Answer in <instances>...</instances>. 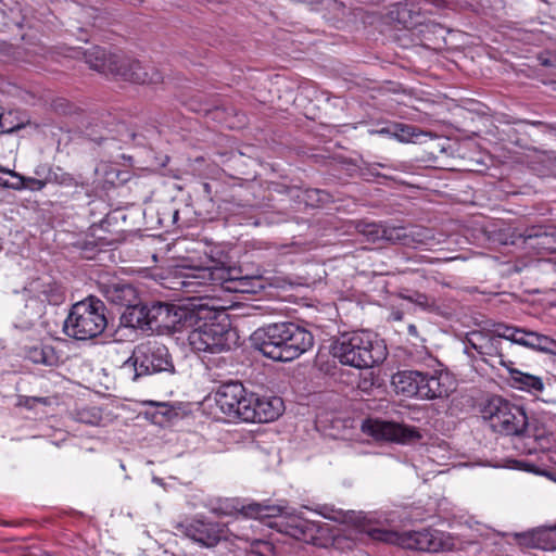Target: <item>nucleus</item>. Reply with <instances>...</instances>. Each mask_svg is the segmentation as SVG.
<instances>
[{"label": "nucleus", "mask_w": 556, "mask_h": 556, "mask_svg": "<svg viewBox=\"0 0 556 556\" xmlns=\"http://www.w3.org/2000/svg\"><path fill=\"white\" fill-rule=\"evenodd\" d=\"M37 403L47 404L46 397H37V396H25L20 395L17 400V405L26 407L28 409H33Z\"/></svg>", "instance_id": "nucleus-38"}, {"label": "nucleus", "mask_w": 556, "mask_h": 556, "mask_svg": "<svg viewBox=\"0 0 556 556\" xmlns=\"http://www.w3.org/2000/svg\"><path fill=\"white\" fill-rule=\"evenodd\" d=\"M122 369L134 372L132 380L160 372L174 374L175 366L168 349L155 340L142 342L135 346L130 357L124 362Z\"/></svg>", "instance_id": "nucleus-8"}, {"label": "nucleus", "mask_w": 556, "mask_h": 556, "mask_svg": "<svg viewBox=\"0 0 556 556\" xmlns=\"http://www.w3.org/2000/svg\"><path fill=\"white\" fill-rule=\"evenodd\" d=\"M408 330V333L413 337H418V330H417V327L413 324H410L407 328Z\"/></svg>", "instance_id": "nucleus-47"}, {"label": "nucleus", "mask_w": 556, "mask_h": 556, "mask_svg": "<svg viewBox=\"0 0 556 556\" xmlns=\"http://www.w3.org/2000/svg\"><path fill=\"white\" fill-rule=\"evenodd\" d=\"M26 177L0 167V186L15 190L25 189Z\"/></svg>", "instance_id": "nucleus-33"}, {"label": "nucleus", "mask_w": 556, "mask_h": 556, "mask_svg": "<svg viewBox=\"0 0 556 556\" xmlns=\"http://www.w3.org/2000/svg\"><path fill=\"white\" fill-rule=\"evenodd\" d=\"M500 324L501 323L494 324L493 329L489 330L492 337H494L498 341L500 339H504V336L506 333L504 329H500Z\"/></svg>", "instance_id": "nucleus-44"}, {"label": "nucleus", "mask_w": 556, "mask_h": 556, "mask_svg": "<svg viewBox=\"0 0 556 556\" xmlns=\"http://www.w3.org/2000/svg\"><path fill=\"white\" fill-rule=\"evenodd\" d=\"M368 514H380L378 511H370V513H364V511H359L357 514H355V511H352V515H354V521L356 523V526L359 528V530L366 534H368L364 529H363V523H364V519L362 518V515H368ZM382 515L384 513H381Z\"/></svg>", "instance_id": "nucleus-41"}, {"label": "nucleus", "mask_w": 556, "mask_h": 556, "mask_svg": "<svg viewBox=\"0 0 556 556\" xmlns=\"http://www.w3.org/2000/svg\"><path fill=\"white\" fill-rule=\"evenodd\" d=\"M372 386H374L372 378H364L359 383V388H362L365 391H368Z\"/></svg>", "instance_id": "nucleus-45"}, {"label": "nucleus", "mask_w": 556, "mask_h": 556, "mask_svg": "<svg viewBox=\"0 0 556 556\" xmlns=\"http://www.w3.org/2000/svg\"><path fill=\"white\" fill-rule=\"evenodd\" d=\"M362 428L364 432L376 440L407 444L421 439L417 428L394 421L368 419Z\"/></svg>", "instance_id": "nucleus-12"}, {"label": "nucleus", "mask_w": 556, "mask_h": 556, "mask_svg": "<svg viewBox=\"0 0 556 556\" xmlns=\"http://www.w3.org/2000/svg\"><path fill=\"white\" fill-rule=\"evenodd\" d=\"M352 225L355 231L362 235L366 241L371 243L386 242L391 244V232L395 229L394 225L386 223L369 222L366 219L354 220Z\"/></svg>", "instance_id": "nucleus-23"}, {"label": "nucleus", "mask_w": 556, "mask_h": 556, "mask_svg": "<svg viewBox=\"0 0 556 556\" xmlns=\"http://www.w3.org/2000/svg\"><path fill=\"white\" fill-rule=\"evenodd\" d=\"M465 350L464 352L467 355H471L470 350L477 352L480 356H500L503 357L500 344L501 342L496 340L490 331L483 330H472L466 333L465 337Z\"/></svg>", "instance_id": "nucleus-20"}, {"label": "nucleus", "mask_w": 556, "mask_h": 556, "mask_svg": "<svg viewBox=\"0 0 556 556\" xmlns=\"http://www.w3.org/2000/svg\"><path fill=\"white\" fill-rule=\"evenodd\" d=\"M525 244L539 254L556 252V228L534 226L525 230Z\"/></svg>", "instance_id": "nucleus-21"}, {"label": "nucleus", "mask_w": 556, "mask_h": 556, "mask_svg": "<svg viewBox=\"0 0 556 556\" xmlns=\"http://www.w3.org/2000/svg\"><path fill=\"white\" fill-rule=\"evenodd\" d=\"M131 137H132L134 140H136L137 135L136 134H131Z\"/></svg>", "instance_id": "nucleus-53"}, {"label": "nucleus", "mask_w": 556, "mask_h": 556, "mask_svg": "<svg viewBox=\"0 0 556 556\" xmlns=\"http://www.w3.org/2000/svg\"><path fill=\"white\" fill-rule=\"evenodd\" d=\"M126 327L150 330V305L135 302L126 307L121 317Z\"/></svg>", "instance_id": "nucleus-26"}, {"label": "nucleus", "mask_w": 556, "mask_h": 556, "mask_svg": "<svg viewBox=\"0 0 556 556\" xmlns=\"http://www.w3.org/2000/svg\"><path fill=\"white\" fill-rule=\"evenodd\" d=\"M501 365L507 367L513 386L517 389L525 391H542L544 388L543 381L540 377L522 372L516 368L508 366L503 359Z\"/></svg>", "instance_id": "nucleus-27"}, {"label": "nucleus", "mask_w": 556, "mask_h": 556, "mask_svg": "<svg viewBox=\"0 0 556 556\" xmlns=\"http://www.w3.org/2000/svg\"><path fill=\"white\" fill-rule=\"evenodd\" d=\"M283 410V402L278 396H260L250 392L247 406L243 407L244 422H270Z\"/></svg>", "instance_id": "nucleus-14"}, {"label": "nucleus", "mask_w": 556, "mask_h": 556, "mask_svg": "<svg viewBox=\"0 0 556 556\" xmlns=\"http://www.w3.org/2000/svg\"><path fill=\"white\" fill-rule=\"evenodd\" d=\"M193 318L203 323L189 332L188 343L203 361L211 362L214 355L227 353L236 344L237 333L231 329L225 312L201 305Z\"/></svg>", "instance_id": "nucleus-2"}, {"label": "nucleus", "mask_w": 556, "mask_h": 556, "mask_svg": "<svg viewBox=\"0 0 556 556\" xmlns=\"http://www.w3.org/2000/svg\"><path fill=\"white\" fill-rule=\"evenodd\" d=\"M11 117V112H0V134H11L15 130H18L22 127L21 124H13Z\"/></svg>", "instance_id": "nucleus-36"}, {"label": "nucleus", "mask_w": 556, "mask_h": 556, "mask_svg": "<svg viewBox=\"0 0 556 556\" xmlns=\"http://www.w3.org/2000/svg\"><path fill=\"white\" fill-rule=\"evenodd\" d=\"M302 200L307 206H319L329 200V194L319 189H306L302 191Z\"/></svg>", "instance_id": "nucleus-35"}, {"label": "nucleus", "mask_w": 556, "mask_h": 556, "mask_svg": "<svg viewBox=\"0 0 556 556\" xmlns=\"http://www.w3.org/2000/svg\"><path fill=\"white\" fill-rule=\"evenodd\" d=\"M481 413L494 432L513 437L515 448L522 454L534 453L548 434L541 416L529 417L522 406L501 396L488 400Z\"/></svg>", "instance_id": "nucleus-1"}, {"label": "nucleus", "mask_w": 556, "mask_h": 556, "mask_svg": "<svg viewBox=\"0 0 556 556\" xmlns=\"http://www.w3.org/2000/svg\"><path fill=\"white\" fill-rule=\"evenodd\" d=\"M225 265L219 261L211 260L206 266H186L176 271V285L187 293L200 292L201 287H219L225 275Z\"/></svg>", "instance_id": "nucleus-10"}, {"label": "nucleus", "mask_w": 556, "mask_h": 556, "mask_svg": "<svg viewBox=\"0 0 556 556\" xmlns=\"http://www.w3.org/2000/svg\"><path fill=\"white\" fill-rule=\"evenodd\" d=\"M168 413V410L162 412L163 415H167Z\"/></svg>", "instance_id": "nucleus-54"}, {"label": "nucleus", "mask_w": 556, "mask_h": 556, "mask_svg": "<svg viewBox=\"0 0 556 556\" xmlns=\"http://www.w3.org/2000/svg\"><path fill=\"white\" fill-rule=\"evenodd\" d=\"M225 273L219 285L224 291L254 294L264 288L261 278L241 276L239 268L225 266Z\"/></svg>", "instance_id": "nucleus-19"}, {"label": "nucleus", "mask_w": 556, "mask_h": 556, "mask_svg": "<svg viewBox=\"0 0 556 556\" xmlns=\"http://www.w3.org/2000/svg\"><path fill=\"white\" fill-rule=\"evenodd\" d=\"M177 216H178V211H175V213H174V219H176V218H177Z\"/></svg>", "instance_id": "nucleus-51"}, {"label": "nucleus", "mask_w": 556, "mask_h": 556, "mask_svg": "<svg viewBox=\"0 0 556 556\" xmlns=\"http://www.w3.org/2000/svg\"><path fill=\"white\" fill-rule=\"evenodd\" d=\"M529 338L531 339L530 349L542 353L556 355L555 339L534 331L533 334Z\"/></svg>", "instance_id": "nucleus-32"}, {"label": "nucleus", "mask_w": 556, "mask_h": 556, "mask_svg": "<svg viewBox=\"0 0 556 556\" xmlns=\"http://www.w3.org/2000/svg\"><path fill=\"white\" fill-rule=\"evenodd\" d=\"M532 125H541V122H531Z\"/></svg>", "instance_id": "nucleus-50"}, {"label": "nucleus", "mask_w": 556, "mask_h": 556, "mask_svg": "<svg viewBox=\"0 0 556 556\" xmlns=\"http://www.w3.org/2000/svg\"><path fill=\"white\" fill-rule=\"evenodd\" d=\"M370 134L386 135L393 138V123H390L381 128L369 130Z\"/></svg>", "instance_id": "nucleus-43"}, {"label": "nucleus", "mask_w": 556, "mask_h": 556, "mask_svg": "<svg viewBox=\"0 0 556 556\" xmlns=\"http://www.w3.org/2000/svg\"><path fill=\"white\" fill-rule=\"evenodd\" d=\"M84 59L90 68L99 73L119 76L136 84H157L163 80L162 74L154 67L148 68L137 60L108 53L98 46L86 49Z\"/></svg>", "instance_id": "nucleus-6"}, {"label": "nucleus", "mask_w": 556, "mask_h": 556, "mask_svg": "<svg viewBox=\"0 0 556 556\" xmlns=\"http://www.w3.org/2000/svg\"><path fill=\"white\" fill-rule=\"evenodd\" d=\"M46 186L47 185H46L45 177H40V178L26 177L25 189H29L31 191H40Z\"/></svg>", "instance_id": "nucleus-39"}, {"label": "nucleus", "mask_w": 556, "mask_h": 556, "mask_svg": "<svg viewBox=\"0 0 556 556\" xmlns=\"http://www.w3.org/2000/svg\"><path fill=\"white\" fill-rule=\"evenodd\" d=\"M533 334V331H528L522 328H517V331L515 333V338L513 340V343L526 346L530 349L531 337Z\"/></svg>", "instance_id": "nucleus-37"}, {"label": "nucleus", "mask_w": 556, "mask_h": 556, "mask_svg": "<svg viewBox=\"0 0 556 556\" xmlns=\"http://www.w3.org/2000/svg\"><path fill=\"white\" fill-rule=\"evenodd\" d=\"M98 288L110 303L125 308L138 301L134 286L117 277L102 276L98 281Z\"/></svg>", "instance_id": "nucleus-17"}, {"label": "nucleus", "mask_w": 556, "mask_h": 556, "mask_svg": "<svg viewBox=\"0 0 556 556\" xmlns=\"http://www.w3.org/2000/svg\"><path fill=\"white\" fill-rule=\"evenodd\" d=\"M421 370H403L392 377V384L397 393L407 397H420Z\"/></svg>", "instance_id": "nucleus-25"}, {"label": "nucleus", "mask_w": 556, "mask_h": 556, "mask_svg": "<svg viewBox=\"0 0 556 556\" xmlns=\"http://www.w3.org/2000/svg\"><path fill=\"white\" fill-rule=\"evenodd\" d=\"M235 522L219 523L207 519H192L179 525L181 532L202 547L212 548L222 540L233 536Z\"/></svg>", "instance_id": "nucleus-11"}, {"label": "nucleus", "mask_w": 556, "mask_h": 556, "mask_svg": "<svg viewBox=\"0 0 556 556\" xmlns=\"http://www.w3.org/2000/svg\"><path fill=\"white\" fill-rule=\"evenodd\" d=\"M363 529L374 540L394 544L407 549L438 553L448 547L447 536L435 529L399 532L389 527L394 521L392 514L362 515Z\"/></svg>", "instance_id": "nucleus-3"}, {"label": "nucleus", "mask_w": 556, "mask_h": 556, "mask_svg": "<svg viewBox=\"0 0 556 556\" xmlns=\"http://www.w3.org/2000/svg\"><path fill=\"white\" fill-rule=\"evenodd\" d=\"M420 397L421 400H435L448 396L455 390V383L448 372L442 368L432 371H420Z\"/></svg>", "instance_id": "nucleus-16"}, {"label": "nucleus", "mask_w": 556, "mask_h": 556, "mask_svg": "<svg viewBox=\"0 0 556 556\" xmlns=\"http://www.w3.org/2000/svg\"><path fill=\"white\" fill-rule=\"evenodd\" d=\"M287 329L288 323L270 324L258 328L251 336L252 344L264 356L277 362H287L285 356L291 337Z\"/></svg>", "instance_id": "nucleus-9"}, {"label": "nucleus", "mask_w": 556, "mask_h": 556, "mask_svg": "<svg viewBox=\"0 0 556 556\" xmlns=\"http://www.w3.org/2000/svg\"><path fill=\"white\" fill-rule=\"evenodd\" d=\"M332 355L342 365L358 369L371 368L387 357V346L382 340L369 331L343 333L331 348Z\"/></svg>", "instance_id": "nucleus-5"}, {"label": "nucleus", "mask_w": 556, "mask_h": 556, "mask_svg": "<svg viewBox=\"0 0 556 556\" xmlns=\"http://www.w3.org/2000/svg\"><path fill=\"white\" fill-rule=\"evenodd\" d=\"M29 292H34L33 296H38L43 302V305L46 303L58 305L63 301V294L54 285L31 283L29 289H25V293Z\"/></svg>", "instance_id": "nucleus-29"}, {"label": "nucleus", "mask_w": 556, "mask_h": 556, "mask_svg": "<svg viewBox=\"0 0 556 556\" xmlns=\"http://www.w3.org/2000/svg\"><path fill=\"white\" fill-rule=\"evenodd\" d=\"M233 538L250 543V552L257 556H273L274 546L270 542L260 539H252L248 532L235 531Z\"/></svg>", "instance_id": "nucleus-31"}, {"label": "nucleus", "mask_w": 556, "mask_h": 556, "mask_svg": "<svg viewBox=\"0 0 556 556\" xmlns=\"http://www.w3.org/2000/svg\"><path fill=\"white\" fill-rule=\"evenodd\" d=\"M543 64L556 68V53H553L547 59H545Z\"/></svg>", "instance_id": "nucleus-46"}, {"label": "nucleus", "mask_w": 556, "mask_h": 556, "mask_svg": "<svg viewBox=\"0 0 556 556\" xmlns=\"http://www.w3.org/2000/svg\"><path fill=\"white\" fill-rule=\"evenodd\" d=\"M26 357L34 364L52 366L58 362L54 349L50 345H36L29 348Z\"/></svg>", "instance_id": "nucleus-30"}, {"label": "nucleus", "mask_w": 556, "mask_h": 556, "mask_svg": "<svg viewBox=\"0 0 556 556\" xmlns=\"http://www.w3.org/2000/svg\"><path fill=\"white\" fill-rule=\"evenodd\" d=\"M415 303L422 307H429L433 304V302L430 301V299L426 294L416 293Z\"/></svg>", "instance_id": "nucleus-42"}, {"label": "nucleus", "mask_w": 556, "mask_h": 556, "mask_svg": "<svg viewBox=\"0 0 556 556\" xmlns=\"http://www.w3.org/2000/svg\"><path fill=\"white\" fill-rule=\"evenodd\" d=\"M222 514H224V515H229V514H231V511H230V510H227V508H226L225 510H224V509H222Z\"/></svg>", "instance_id": "nucleus-49"}, {"label": "nucleus", "mask_w": 556, "mask_h": 556, "mask_svg": "<svg viewBox=\"0 0 556 556\" xmlns=\"http://www.w3.org/2000/svg\"><path fill=\"white\" fill-rule=\"evenodd\" d=\"M438 243L433 230L422 226H395L393 233L391 232V244L416 249L431 248Z\"/></svg>", "instance_id": "nucleus-18"}, {"label": "nucleus", "mask_w": 556, "mask_h": 556, "mask_svg": "<svg viewBox=\"0 0 556 556\" xmlns=\"http://www.w3.org/2000/svg\"><path fill=\"white\" fill-rule=\"evenodd\" d=\"M232 509L239 511L244 518H274L268 523L270 528H275L280 533L313 545L321 544V539L328 531L327 525L311 521L296 514H285L283 508L278 505H264L253 502L242 505L240 508L232 506Z\"/></svg>", "instance_id": "nucleus-4"}, {"label": "nucleus", "mask_w": 556, "mask_h": 556, "mask_svg": "<svg viewBox=\"0 0 556 556\" xmlns=\"http://www.w3.org/2000/svg\"><path fill=\"white\" fill-rule=\"evenodd\" d=\"M46 313V305L38 296L25 299L23 309L16 316L14 326L21 330H28L34 327Z\"/></svg>", "instance_id": "nucleus-24"}, {"label": "nucleus", "mask_w": 556, "mask_h": 556, "mask_svg": "<svg viewBox=\"0 0 556 556\" xmlns=\"http://www.w3.org/2000/svg\"><path fill=\"white\" fill-rule=\"evenodd\" d=\"M290 342L288 344V352H286L285 359L287 362L293 361L308 351L314 344L313 334L305 328L294 324L288 323Z\"/></svg>", "instance_id": "nucleus-22"}, {"label": "nucleus", "mask_w": 556, "mask_h": 556, "mask_svg": "<svg viewBox=\"0 0 556 556\" xmlns=\"http://www.w3.org/2000/svg\"><path fill=\"white\" fill-rule=\"evenodd\" d=\"M193 315L175 304L153 302L150 304V330L179 331L187 324L191 325Z\"/></svg>", "instance_id": "nucleus-13"}, {"label": "nucleus", "mask_w": 556, "mask_h": 556, "mask_svg": "<svg viewBox=\"0 0 556 556\" xmlns=\"http://www.w3.org/2000/svg\"><path fill=\"white\" fill-rule=\"evenodd\" d=\"M427 361H428V364H427L428 367H432L434 364L438 366H441V364L430 355L427 357Z\"/></svg>", "instance_id": "nucleus-48"}, {"label": "nucleus", "mask_w": 556, "mask_h": 556, "mask_svg": "<svg viewBox=\"0 0 556 556\" xmlns=\"http://www.w3.org/2000/svg\"><path fill=\"white\" fill-rule=\"evenodd\" d=\"M420 135H422V131L415 126L393 123V138L400 142H410L415 137Z\"/></svg>", "instance_id": "nucleus-34"}, {"label": "nucleus", "mask_w": 556, "mask_h": 556, "mask_svg": "<svg viewBox=\"0 0 556 556\" xmlns=\"http://www.w3.org/2000/svg\"><path fill=\"white\" fill-rule=\"evenodd\" d=\"M517 328L518 327H515V326H509V325H506V324H500V329H504L505 330V336H504V339L505 340H509L510 342H513L514 338H515V333L517 331Z\"/></svg>", "instance_id": "nucleus-40"}, {"label": "nucleus", "mask_w": 556, "mask_h": 556, "mask_svg": "<svg viewBox=\"0 0 556 556\" xmlns=\"http://www.w3.org/2000/svg\"><path fill=\"white\" fill-rule=\"evenodd\" d=\"M35 174L38 177H45L46 185L55 184L64 187L76 185L75 178L59 166H39L36 168Z\"/></svg>", "instance_id": "nucleus-28"}, {"label": "nucleus", "mask_w": 556, "mask_h": 556, "mask_svg": "<svg viewBox=\"0 0 556 556\" xmlns=\"http://www.w3.org/2000/svg\"><path fill=\"white\" fill-rule=\"evenodd\" d=\"M531 467L532 465H528V467L526 468L527 471H530L531 470Z\"/></svg>", "instance_id": "nucleus-52"}, {"label": "nucleus", "mask_w": 556, "mask_h": 556, "mask_svg": "<svg viewBox=\"0 0 556 556\" xmlns=\"http://www.w3.org/2000/svg\"><path fill=\"white\" fill-rule=\"evenodd\" d=\"M249 393L240 382H230L218 388L215 401L219 409L230 418L243 421V407Z\"/></svg>", "instance_id": "nucleus-15"}, {"label": "nucleus", "mask_w": 556, "mask_h": 556, "mask_svg": "<svg viewBox=\"0 0 556 556\" xmlns=\"http://www.w3.org/2000/svg\"><path fill=\"white\" fill-rule=\"evenodd\" d=\"M105 304L96 296H88L72 305L64 320V333L76 340H90L103 333L108 326Z\"/></svg>", "instance_id": "nucleus-7"}]
</instances>
